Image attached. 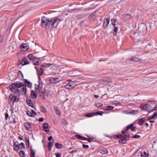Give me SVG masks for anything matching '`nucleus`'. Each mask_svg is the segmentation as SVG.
<instances>
[{
    "instance_id": "9b49d317",
    "label": "nucleus",
    "mask_w": 157,
    "mask_h": 157,
    "mask_svg": "<svg viewBox=\"0 0 157 157\" xmlns=\"http://www.w3.org/2000/svg\"><path fill=\"white\" fill-rule=\"evenodd\" d=\"M26 102L27 104L31 107L33 108V103L31 100L30 98H27L26 99Z\"/></svg>"
},
{
    "instance_id": "4be33fe9",
    "label": "nucleus",
    "mask_w": 157,
    "mask_h": 157,
    "mask_svg": "<svg viewBox=\"0 0 157 157\" xmlns=\"http://www.w3.org/2000/svg\"><path fill=\"white\" fill-rule=\"evenodd\" d=\"M157 117V112L154 113L153 115L151 117H148V120L152 119L155 118Z\"/></svg>"
},
{
    "instance_id": "2f4dec72",
    "label": "nucleus",
    "mask_w": 157,
    "mask_h": 157,
    "mask_svg": "<svg viewBox=\"0 0 157 157\" xmlns=\"http://www.w3.org/2000/svg\"><path fill=\"white\" fill-rule=\"evenodd\" d=\"M19 147L21 149H24L25 148V144H24L23 143H21L20 144H19Z\"/></svg>"
},
{
    "instance_id": "a18cd8bd",
    "label": "nucleus",
    "mask_w": 157,
    "mask_h": 157,
    "mask_svg": "<svg viewBox=\"0 0 157 157\" xmlns=\"http://www.w3.org/2000/svg\"><path fill=\"white\" fill-rule=\"evenodd\" d=\"M132 60L134 61L137 62L139 61V59L136 57H133L132 59Z\"/></svg>"
},
{
    "instance_id": "9d476101",
    "label": "nucleus",
    "mask_w": 157,
    "mask_h": 157,
    "mask_svg": "<svg viewBox=\"0 0 157 157\" xmlns=\"http://www.w3.org/2000/svg\"><path fill=\"white\" fill-rule=\"evenodd\" d=\"M98 151L102 154H106L108 152L107 149L105 148H100L98 149Z\"/></svg>"
},
{
    "instance_id": "69168bd1",
    "label": "nucleus",
    "mask_w": 157,
    "mask_h": 157,
    "mask_svg": "<svg viewBox=\"0 0 157 157\" xmlns=\"http://www.w3.org/2000/svg\"><path fill=\"white\" fill-rule=\"evenodd\" d=\"M51 147H48V150L49 151L51 150Z\"/></svg>"
},
{
    "instance_id": "1a4fd4ad",
    "label": "nucleus",
    "mask_w": 157,
    "mask_h": 157,
    "mask_svg": "<svg viewBox=\"0 0 157 157\" xmlns=\"http://www.w3.org/2000/svg\"><path fill=\"white\" fill-rule=\"evenodd\" d=\"M10 100L13 101V104L14 102L18 101L19 100V99L16 96L13 95L12 96L10 94Z\"/></svg>"
},
{
    "instance_id": "13d9d810",
    "label": "nucleus",
    "mask_w": 157,
    "mask_h": 157,
    "mask_svg": "<svg viewBox=\"0 0 157 157\" xmlns=\"http://www.w3.org/2000/svg\"><path fill=\"white\" fill-rule=\"evenodd\" d=\"M44 121V119L43 118H40L39 119V121L40 122H42Z\"/></svg>"
},
{
    "instance_id": "b1692460",
    "label": "nucleus",
    "mask_w": 157,
    "mask_h": 157,
    "mask_svg": "<svg viewBox=\"0 0 157 157\" xmlns=\"http://www.w3.org/2000/svg\"><path fill=\"white\" fill-rule=\"evenodd\" d=\"M30 150V152H31L30 157H35V151L33 149L31 148V147Z\"/></svg>"
},
{
    "instance_id": "e2e57ef3",
    "label": "nucleus",
    "mask_w": 157,
    "mask_h": 157,
    "mask_svg": "<svg viewBox=\"0 0 157 157\" xmlns=\"http://www.w3.org/2000/svg\"><path fill=\"white\" fill-rule=\"evenodd\" d=\"M116 136L118 138H121V135H116Z\"/></svg>"
},
{
    "instance_id": "bf43d9fd",
    "label": "nucleus",
    "mask_w": 157,
    "mask_h": 157,
    "mask_svg": "<svg viewBox=\"0 0 157 157\" xmlns=\"http://www.w3.org/2000/svg\"><path fill=\"white\" fill-rule=\"evenodd\" d=\"M52 136H49L48 138V140H49V141H50L51 140H52Z\"/></svg>"
},
{
    "instance_id": "2eb2a0df",
    "label": "nucleus",
    "mask_w": 157,
    "mask_h": 157,
    "mask_svg": "<svg viewBox=\"0 0 157 157\" xmlns=\"http://www.w3.org/2000/svg\"><path fill=\"white\" fill-rule=\"evenodd\" d=\"M29 63V62L28 60L27 59L26 57L24 58L21 62V64L23 65H26L28 64Z\"/></svg>"
},
{
    "instance_id": "052dcab7",
    "label": "nucleus",
    "mask_w": 157,
    "mask_h": 157,
    "mask_svg": "<svg viewBox=\"0 0 157 157\" xmlns=\"http://www.w3.org/2000/svg\"><path fill=\"white\" fill-rule=\"evenodd\" d=\"M15 122V119L14 118H13V121H10V123L12 122L13 123H14Z\"/></svg>"
},
{
    "instance_id": "bb28decb",
    "label": "nucleus",
    "mask_w": 157,
    "mask_h": 157,
    "mask_svg": "<svg viewBox=\"0 0 157 157\" xmlns=\"http://www.w3.org/2000/svg\"><path fill=\"white\" fill-rule=\"evenodd\" d=\"M25 84H26L27 86L29 87V88H31L32 87V84L31 83H30L29 82H28L26 80H25Z\"/></svg>"
},
{
    "instance_id": "39448f33",
    "label": "nucleus",
    "mask_w": 157,
    "mask_h": 157,
    "mask_svg": "<svg viewBox=\"0 0 157 157\" xmlns=\"http://www.w3.org/2000/svg\"><path fill=\"white\" fill-rule=\"evenodd\" d=\"M129 135L128 134V135H124L123 137L122 138L121 141H119V143H120L122 144H124L126 142V141L128 140V139L129 137Z\"/></svg>"
},
{
    "instance_id": "f257e3e1",
    "label": "nucleus",
    "mask_w": 157,
    "mask_h": 157,
    "mask_svg": "<svg viewBox=\"0 0 157 157\" xmlns=\"http://www.w3.org/2000/svg\"><path fill=\"white\" fill-rule=\"evenodd\" d=\"M61 21V20L58 19L57 17H54L50 19L43 16L41 18V25L43 27L48 29L50 27H57L59 23Z\"/></svg>"
},
{
    "instance_id": "6e6552de",
    "label": "nucleus",
    "mask_w": 157,
    "mask_h": 157,
    "mask_svg": "<svg viewBox=\"0 0 157 157\" xmlns=\"http://www.w3.org/2000/svg\"><path fill=\"white\" fill-rule=\"evenodd\" d=\"M50 82L52 83H56L60 81L59 78H55L53 77H51L49 79Z\"/></svg>"
},
{
    "instance_id": "473e14b6",
    "label": "nucleus",
    "mask_w": 157,
    "mask_h": 157,
    "mask_svg": "<svg viewBox=\"0 0 157 157\" xmlns=\"http://www.w3.org/2000/svg\"><path fill=\"white\" fill-rule=\"evenodd\" d=\"M20 155L21 157H25V152L23 151H21L20 153Z\"/></svg>"
},
{
    "instance_id": "0eeeda50",
    "label": "nucleus",
    "mask_w": 157,
    "mask_h": 157,
    "mask_svg": "<svg viewBox=\"0 0 157 157\" xmlns=\"http://www.w3.org/2000/svg\"><path fill=\"white\" fill-rule=\"evenodd\" d=\"M134 124L132 123L129 125L128 126L125 130V131H126L128 129H130L132 131H136V127H134Z\"/></svg>"
},
{
    "instance_id": "a878e982",
    "label": "nucleus",
    "mask_w": 157,
    "mask_h": 157,
    "mask_svg": "<svg viewBox=\"0 0 157 157\" xmlns=\"http://www.w3.org/2000/svg\"><path fill=\"white\" fill-rule=\"evenodd\" d=\"M145 122V119L144 118H141L140 119L139 121L138 124L140 125H142Z\"/></svg>"
},
{
    "instance_id": "8fccbe9b",
    "label": "nucleus",
    "mask_w": 157,
    "mask_h": 157,
    "mask_svg": "<svg viewBox=\"0 0 157 157\" xmlns=\"http://www.w3.org/2000/svg\"><path fill=\"white\" fill-rule=\"evenodd\" d=\"M144 157H147L148 156V154L145 151L144 152Z\"/></svg>"
},
{
    "instance_id": "aec40b11",
    "label": "nucleus",
    "mask_w": 157,
    "mask_h": 157,
    "mask_svg": "<svg viewBox=\"0 0 157 157\" xmlns=\"http://www.w3.org/2000/svg\"><path fill=\"white\" fill-rule=\"evenodd\" d=\"M31 97L33 99H34L36 98L37 96V94L34 91H32L31 93Z\"/></svg>"
},
{
    "instance_id": "3c124183",
    "label": "nucleus",
    "mask_w": 157,
    "mask_h": 157,
    "mask_svg": "<svg viewBox=\"0 0 157 157\" xmlns=\"http://www.w3.org/2000/svg\"><path fill=\"white\" fill-rule=\"evenodd\" d=\"M82 146L84 148H88L89 147V146L87 145H86L84 144H82Z\"/></svg>"
},
{
    "instance_id": "ddd939ff",
    "label": "nucleus",
    "mask_w": 157,
    "mask_h": 157,
    "mask_svg": "<svg viewBox=\"0 0 157 157\" xmlns=\"http://www.w3.org/2000/svg\"><path fill=\"white\" fill-rule=\"evenodd\" d=\"M24 126L27 129H29L28 130L29 131H31L32 129L31 125L29 123L26 122L24 124Z\"/></svg>"
},
{
    "instance_id": "49530a36",
    "label": "nucleus",
    "mask_w": 157,
    "mask_h": 157,
    "mask_svg": "<svg viewBox=\"0 0 157 157\" xmlns=\"http://www.w3.org/2000/svg\"><path fill=\"white\" fill-rule=\"evenodd\" d=\"M27 114L28 115L29 117H32L33 116L32 113L29 111H28L27 112Z\"/></svg>"
},
{
    "instance_id": "4468645a",
    "label": "nucleus",
    "mask_w": 157,
    "mask_h": 157,
    "mask_svg": "<svg viewBox=\"0 0 157 157\" xmlns=\"http://www.w3.org/2000/svg\"><path fill=\"white\" fill-rule=\"evenodd\" d=\"M21 87H22V88H21V89H19L20 91V92H23L24 94H26L27 92L26 86L23 84V86H21Z\"/></svg>"
},
{
    "instance_id": "37998d69",
    "label": "nucleus",
    "mask_w": 157,
    "mask_h": 157,
    "mask_svg": "<svg viewBox=\"0 0 157 157\" xmlns=\"http://www.w3.org/2000/svg\"><path fill=\"white\" fill-rule=\"evenodd\" d=\"M25 143L27 145H28V146H29V139L28 138H26L25 139Z\"/></svg>"
},
{
    "instance_id": "58836bf2",
    "label": "nucleus",
    "mask_w": 157,
    "mask_h": 157,
    "mask_svg": "<svg viewBox=\"0 0 157 157\" xmlns=\"http://www.w3.org/2000/svg\"><path fill=\"white\" fill-rule=\"evenodd\" d=\"M75 137L77 139L82 140L83 139V137L80 135H75Z\"/></svg>"
},
{
    "instance_id": "c85d7f7f",
    "label": "nucleus",
    "mask_w": 157,
    "mask_h": 157,
    "mask_svg": "<svg viewBox=\"0 0 157 157\" xmlns=\"http://www.w3.org/2000/svg\"><path fill=\"white\" fill-rule=\"evenodd\" d=\"M55 110L56 111V114L57 115H61L60 111L58 108H57V107H56L55 108Z\"/></svg>"
},
{
    "instance_id": "09e8293b",
    "label": "nucleus",
    "mask_w": 157,
    "mask_h": 157,
    "mask_svg": "<svg viewBox=\"0 0 157 157\" xmlns=\"http://www.w3.org/2000/svg\"><path fill=\"white\" fill-rule=\"evenodd\" d=\"M55 155L56 157H60L61 156V154L59 153H55Z\"/></svg>"
},
{
    "instance_id": "4d7b16f0",
    "label": "nucleus",
    "mask_w": 157,
    "mask_h": 157,
    "mask_svg": "<svg viewBox=\"0 0 157 157\" xmlns=\"http://www.w3.org/2000/svg\"><path fill=\"white\" fill-rule=\"evenodd\" d=\"M82 140L87 141V140H89V139H88V138H85L84 137H83V139Z\"/></svg>"
},
{
    "instance_id": "72a5a7b5",
    "label": "nucleus",
    "mask_w": 157,
    "mask_h": 157,
    "mask_svg": "<svg viewBox=\"0 0 157 157\" xmlns=\"http://www.w3.org/2000/svg\"><path fill=\"white\" fill-rule=\"evenodd\" d=\"M114 107L111 106H108L105 108V110H111L113 109Z\"/></svg>"
},
{
    "instance_id": "6ab92c4d",
    "label": "nucleus",
    "mask_w": 157,
    "mask_h": 157,
    "mask_svg": "<svg viewBox=\"0 0 157 157\" xmlns=\"http://www.w3.org/2000/svg\"><path fill=\"white\" fill-rule=\"evenodd\" d=\"M146 111L148 112L153 111V108L149 105L147 104Z\"/></svg>"
},
{
    "instance_id": "c756f323",
    "label": "nucleus",
    "mask_w": 157,
    "mask_h": 157,
    "mask_svg": "<svg viewBox=\"0 0 157 157\" xmlns=\"http://www.w3.org/2000/svg\"><path fill=\"white\" fill-rule=\"evenodd\" d=\"M146 105L147 104L144 105H140V107L142 110H146Z\"/></svg>"
},
{
    "instance_id": "603ef678",
    "label": "nucleus",
    "mask_w": 157,
    "mask_h": 157,
    "mask_svg": "<svg viewBox=\"0 0 157 157\" xmlns=\"http://www.w3.org/2000/svg\"><path fill=\"white\" fill-rule=\"evenodd\" d=\"M32 114V115L33 114H34V115H36V112L34 111L33 110H32L31 111V112Z\"/></svg>"
},
{
    "instance_id": "6e6d98bb",
    "label": "nucleus",
    "mask_w": 157,
    "mask_h": 157,
    "mask_svg": "<svg viewBox=\"0 0 157 157\" xmlns=\"http://www.w3.org/2000/svg\"><path fill=\"white\" fill-rule=\"evenodd\" d=\"M107 83H109L110 82V79H109L108 80H104Z\"/></svg>"
},
{
    "instance_id": "7ed1b4c3",
    "label": "nucleus",
    "mask_w": 157,
    "mask_h": 157,
    "mask_svg": "<svg viewBox=\"0 0 157 157\" xmlns=\"http://www.w3.org/2000/svg\"><path fill=\"white\" fill-rule=\"evenodd\" d=\"M76 86V85L74 83V82H71L67 84L65 86V88L67 89L70 90V89H72L75 88Z\"/></svg>"
},
{
    "instance_id": "4c0bfd02",
    "label": "nucleus",
    "mask_w": 157,
    "mask_h": 157,
    "mask_svg": "<svg viewBox=\"0 0 157 157\" xmlns=\"http://www.w3.org/2000/svg\"><path fill=\"white\" fill-rule=\"evenodd\" d=\"M118 30V28L117 27H114V31L113 32V34L114 35L116 36L117 32Z\"/></svg>"
},
{
    "instance_id": "5fc2aeb1",
    "label": "nucleus",
    "mask_w": 157,
    "mask_h": 157,
    "mask_svg": "<svg viewBox=\"0 0 157 157\" xmlns=\"http://www.w3.org/2000/svg\"><path fill=\"white\" fill-rule=\"evenodd\" d=\"M79 150H74L73 151H71L72 153H73L74 152H79Z\"/></svg>"
},
{
    "instance_id": "a19ab883",
    "label": "nucleus",
    "mask_w": 157,
    "mask_h": 157,
    "mask_svg": "<svg viewBox=\"0 0 157 157\" xmlns=\"http://www.w3.org/2000/svg\"><path fill=\"white\" fill-rule=\"evenodd\" d=\"M103 113L102 111H100L99 112H95V116H97L98 115H100L101 116L102 115Z\"/></svg>"
},
{
    "instance_id": "ea45409f",
    "label": "nucleus",
    "mask_w": 157,
    "mask_h": 157,
    "mask_svg": "<svg viewBox=\"0 0 157 157\" xmlns=\"http://www.w3.org/2000/svg\"><path fill=\"white\" fill-rule=\"evenodd\" d=\"M54 141H49L48 143V147H52Z\"/></svg>"
},
{
    "instance_id": "5701e85b",
    "label": "nucleus",
    "mask_w": 157,
    "mask_h": 157,
    "mask_svg": "<svg viewBox=\"0 0 157 157\" xmlns=\"http://www.w3.org/2000/svg\"><path fill=\"white\" fill-rule=\"evenodd\" d=\"M12 48L13 49L12 52H13L17 48V44L16 41L13 42L12 44Z\"/></svg>"
},
{
    "instance_id": "7c9ffc66",
    "label": "nucleus",
    "mask_w": 157,
    "mask_h": 157,
    "mask_svg": "<svg viewBox=\"0 0 157 157\" xmlns=\"http://www.w3.org/2000/svg\"><path fill=\"white\" fill-rule=\"evenodd\" d=\"M37 72L38 75H42L43 74V70L41 68H40V69Z\"/></svg>"
},
{
    "instance_id": "79ce46f5",
    "label": "nucleus",
    "mask_w": 157,
    "mask_h": 157,
    "mask_svg": "<svg viewBox=\"0 0 157 157\" xmlns=\"http://www.w3.org/2000/svg\"><path fill=\"white\" fill-rule=\"evenodd\" d=\"M40 109L41 111L43 113H44L46 112V109L43 107H41Z\"/></svg>"
},
{
    "instance_id": "f704fd0d",
    "label": "nucleus",
    "mask_w": 157,
    "mask_h": 157,
    "mask_svg": "<svg viewBox=\"0 0 157 157\" xmlns=\"http://www.w3.org/2000/svg\"><path fill=\"white\" fill-rule=\"evenodd\" d=\"M111 24L114 26L116 25V20L115 19H111Z\"/></svg>"
},
{
    "instance_id": "f3484780",
    "label": "nucleus",
    "mask_w": 157,
    "mask_h": 157,
    "mask_svg": "<svg viewBox=\"0 0 157 157\" xmlns=\"http://www.w3.org/2000/svg\"><path fill=\"white\" fill-rule=\"evenodd\" d=\"M14 149L16 151H17L19 148V146L18 145V142H15L14 143Z\"/></svg>"
},
{
    "instance_id": "864d4df0",
    "label": "nucleus",
    "mask_w": 157,
    "mask_h": 157,
    "mask_svg": "<svg viewBox=\"0 0 157 157\" xmlns=\"http://www.w3.org/2000/svg\"><path fill=\"white\" fill-rule=\"evenodd\" d=\"M9 115L7 113H6L5 114V118L6 119V120L7 118L8 117Z\"/></svg>"
},
{
    "instance_id": "774afa93",
    "label": "nucleus",
    "mask_w": 157,
    "mask_h": 157,
    "mask_svg": "<svg viewBox=\"0 0 157 157\" xmlns=\"http://www.w3.org/2000/svg\"><path fill=\"white\" fill-rule=\"evenodd\" d=\"M18 138L21 140H22V138L21 137L19 136Z\"/></svg>"
},
{
    "instance_id": "a211bd4d",
    "label": "nucleus",
    "mask_w": 157,
    "mask_h": 157,
    "mask_svg": "<svg viewBox=\"0 0 157 157\" xmlns=\"http://www.w3.org/2000/svg\"><path fill=\"white\" fill-rule=\"evenodd\" d=\"M124 17L126 20H129L131 19L132 16L129 14H126L124 15Z\"/></svg>"
},
{
    "instance_id": "423d86ee",
    "label": "nucleus",
    "mask_w": 157,
    "mask_h": 157,
    "mask_svg": "<svg viewBox=\"0 0 157 157\" xmlns=\"http://www.w3.org/2000/svg\"><path fill=\"white\" fill-rule=\"evenodd\" d=\"M48 127V124L46 123H44L42 125L43 130L46 132L47 134L48 133V132H49Z\"/></svg>"
},
{
    "instance_id": "dca6fc26",
    "label": "nucleus",
    "mask_w": 157,
    "mask_h": 157,
    "mask_svg": "<svg viewBox=\"0 0 157 157\" xmlns=\"http://www.w3.org/2000/svg\"><path fill=\"white\" fill-rule=\"evenodd\" d=\"M41 89V86H40V83L38 85H36L35 86V90L37 92H39Z\"/></svg>"
},
{
    "instance_id": "c03bdc74",
    "label": "nucleus",
    "mask_w": 157,
    "mask_h": 157,
    "mask_svg": "<svg viewBox=\"0 0 157 157\" xmlns=\"http://www.w3.org/2000/svg\"><path fill=\"white\" fill-rule=\"evenodd\" d=\"M138 111L137 110H133L131 112V113L132 114H136L138 113Z\"/></svg>"
},
{
    "instance_id": "680f3d73",
    "label": "nucleus",
    "mask_w": 157,
    "mask_h": 157,
    "mask_svg": "<svg viewBox=\"0 0 157 157\" xmlns=\"http://www.w3.org/2000/svg\"><path fill=\"white\" fill-rule=\"evenodd\" d=\"M19 75H21V77H22V78H23V75L22 73L21 72H20V73L19 74Z\"/></svg>"
},
{
    "instance_id": "de8ad7c7",
    "label": "nucleus",
    "mask_w": 157,
    "mask_h": 157,
    "mask_svg": "<svg viewBox=\"0 0 157 157\" xmlns=\"http://www.w3.org/2000/svg\"><path fill=\"white\" fill-rule=\"evenodd\" d=\"M140 137V136L138 135H135L134 136L132 137V138H139Z\"/></svg>"
},
{
    "instance_id": "20e7f679",
    "label": "nucleus",
    "mask_w": 157,
    "mask_h": 157,
    "mask_svg": "<svg viewBox=\"0 0 157 157\" xmlns=\"http://www.w3.org/2000/svg\"><path fill=\"white\" fill-rule=\"evenodd\" d=\"M20 47L23 51H26L29 49V46L27 44H22Z\"/></svg>"
},
{
    "instance_id": "e433bc0d",
    "label": "nucleus",
    "mask_w": 157,
    "mask_h": 157,
    "mask_svg": "<svg viewBox=\"0 0 157 157\" xmlns=\"http://www.w3.org/2000/svg\"><path fill=\"white\" fill-rule=\"evenodd\" d=\"M28 58L30 60H33V56L32 54H29L27 56Z\"/></svg>"
},
{
    "instance_id": "f03ea898",
    "label": "nucleus",
    "mask_w": 157,
    "mask_h": 157,
    "mask_svg": "<svg viewBox=\"0 0 157 157\" xmlns=\"http://www.w3.org/2000/svg\"><path fill=\"white\" fill-rule=\"evenodd\" d=\"M23 86V84L22 82H16L12 84L10 88V90L12 91L15 93H18L20 92L19 89L21 88V86Z\"/></svg>"
},
{
    "instance_id": "412c9836",
    "label": "nucleus",
    "mask_w": 157,
    "mask_h": 157,
    "mask_svg": "<svg viewBox=\"0 0 157 157\" xmlns=\"http://www.w3.org/2000/svg\"><path fill=\"white\" fill-rule=\"evenodd\" d=\"M86 116L87 117H90L95 116V112L94 113H89L85 114Z\"/></svg>"
},
{
    "instance_id": "338daca9",
    "label": "nucleus",
    "mask_w": 157,
    "mask_h": 157,
    "mask_svg": "<svg viewBox=\"0 0 157 157\" xmlns=\"http://www.w3.org/2000/svg\"><path fill=\"white\" fill-rule=\"evenodd\" d=\"M145 125L147 127H148V126H149V125H148V124L147 123H146L145 124Z\"/></svg>"
},
{
    "instance_id": "cd10ccee",
    "label": "nucleus",
    "mask_w": 157,
    "mask_h": 157,
    "mask_svg": "<svg viewBox=\"0 0 157 157\" xmlns=\"http://www.w3.org/2000/svg\"><path fill=\"white\" fill-rule=\"evenodd\" d=\"M33 63H34V64L35 65H39L40 64V62H39V60H37L36 61V59H35L34 58L33 59Z\"/></svg>"
},
{
    "instance_id": "0e129e2a",
    "label": "nucleus",
    "mask_w": 157,
    "mask_h": 157,
    "mask_svg": "<svg viewBox=\"0 0 157 157\" xmlns=\"http://www.w3.org/2000/svg\"><path fill=\"white\" fill-rule=\"evenodd\" d=\"M94 97L96 98H98L99 96L98 95H94Z\"/></svg>"
},
{
    "instance_id": "393cba45",
    "label": "nucleus",
    "mask_w": 157,
    "mask_h": 157,
    "mask_svg": "<svg viewBox=\"0 0 157 157\" xmlns=\"http://www.w3.org/2000/svg\"><path fill=\"white\" fill-rule=\"evenodd\" d=\"M56 147L57 149H60L63 147V145L61 144L56 143L55 144Z\"/></svg>"
},
{
    "instance_id": "c9c22d12",
    "label": "nucleus",
    "mask_w": 157,
    "mask_h": 157,
    "mask_svg": "<svg viewBox=\"0 0 157 157\" xmlns=\"http://www.w3.org/2000/svg\"><path fill=\"white\" fill-rule=\"evenodd\" d=\"M95 105L97 107H100L102 105V104L100 102H97L95 104Z\"/></svg>"
},
{
    "instance_id": "f8f14e48",
    "label": "nucleus",
    "mask_w": 157,
    "mask_h": 157,
    "mask_svg": "<svg viewBox=\"0 0 157 157\" xmlns=\"http://www.w3.org/2000/svg\"><path fill=\"white\" fill-rule=\"evenodd\" d=\"M109 23V19L106 18L104 19L103 23V27L106 28L107 27Z\"/></svg>"
}]
</instances>
